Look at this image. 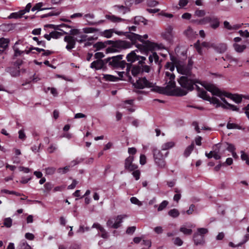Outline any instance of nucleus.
I'll use <instances>...</instances> for the list:
<instances>
[{
	"label": "nucleus",
	"instance_id": "052dcab7",
	"mask_svg": "<svg viewBox=\"0 0 249 249\" xmlns=\"http://www.w3.org/2000/svg\"><path fill=\"white\" fill-rule=\"evenodd\" d=\"M13 49H14V50L15 52L14 56H15V57L20 56L22 54L24 53V51H21L19 50V49L18 48H16L15 46L14 47Z\"/></svg>",
	"mask_w": 249,
	"mask_h": 249
},
{
	"label": "nucleus",
	"instance_id": "79ce46f5",
	"mask_svg": "<svg viewBox=\"0 0 249 249\" xmlns=\"http://www.w3.org/2000/svg\"><path fill=\"white\" fill-rule=\"evenodd\" d=\"M175 145V143L173 142H166L162 145L161 149L162 150H166L170 148L173 147Z\"/></svg>",
	"mask_w": 249,
	"mask_h": 249
},
{
	"label": "nucleus",
	"instance_id": "c756f323",
	"mask_svg": "<svg viewBox=\"0 0 249 249\" xmlns=\"http://www.w3.org/2000/svg\"><path fill=\"white\" fill-rule=\"evenodd\" d=\"M214 49L219 53H224L227 49V45L226 43H220L214 46Z\"/></svg>",
	"mask_w": 249,
	"mask_h": 249
},
{
	"label": "nucleus",
	"instance_id": "423d86ee",
	"mask_svg": "<svg viewBox=\"0 0 249 249\" xmlns=\"http://www.w3.org/2000/svg\"><path fill=\"white\" fill-rule=\"evenodd\" d=\"M132 47V44L126 40H118L114 41V44L107 48V53L119 52L122 50L130 48Z\"/></svg>",
	"mask_w": 249,
	"mask_h": 249
},
{
	"label": "nucleus",
	"instance_id": "4468645a",
	"mask_svg": "<svg viewBox=\"0 0 249 249\" xmlns=\"http://www.w3.org/2000/svg\"><path fill=\"white\" fill-rule=\"evenodd\" d=\"M125 36L131 40V42H130V43L132 44V46L135 44L137 40L140 42L142 41V36L131 32H126Z\"/></svg>",
	"mask_w": 249,
	"mask_h": 249
},
{
	"label": "nucleus",
	"instance_id": "f3484780",
	"mask_svg": "<svg viewBox=\"0 0 249 249\" xmlns=\"http://www.w3.org/2000/svg\"><path fill=\"white\" fill-rule=\"evenodd\" d=\"M149 64L151 65L153 61L159 65V72L161 68V61L159 60V56L155 52H151L148 56Z\"/></svg>",
	"mask_w": 249,
	"mask_h": 249
},
{
	"label": "nucleus",
	"instance_id": "dca6fc26",
	"mask_svg": "<svg viewBox=\"0 0 249 249\" xmlns=\"http://www.w3.org/2000/svg\"><path fill=\"white\" fill-rule=\"evenodd\" d=\"M149 64L151 65L153 61L159 65V72L161 68V61L159 60V56L155 52H151L148 56Z\"/></svg>",
	"mask_w": 249,
	"mask_h": 249
},
{
	"label": "nucleus",
	"instance_id": "473e14b6",
	"mask_svg": "<svg viewBox=\"0 0 249 249\" xmlns=\"http://www.w3.org/2000/svg\"><path fill=\"white\" fill-rule=\"evenodd\" d=\"M184 34L188 38H191L194 37L196 35L192 28L190 26L188 27L187 29L184 31Z\"/></svg>",
	"mask_w": 249,
	"mask_h": 249
},
{
	"label": "nucleus",
	"instance_id": "603ef678",
	"mask_svg": "<svg viewBox=\"0 0 249 249\" xmlns=\"http://www.w3.org/2000/svg\"><path fill=\"white\" fill-rule=\"evenodd\" d=\"M70 167V166H66L63 168H59L57 169V172L61 174H66L69 171Z\"/></svg>",
	"mask_w": 249,
	"mask_h": 249
},
{
	"label": "nucleus",
	"instance_id": "a878e982",
	"mask_svg": "<svg viewBox=\"0 0 249 249\" xmlns=\"http://www.w3.org/2000/svg\"><path fill=\"white\" fill-rule=\"evenodd\" d=\"M105 17L107 19L114 23L120 22L124 20V19L116 17L113 15H106Z\"/></svg>",
	"mask_w": 249,
	"mask_h": 249
},
{
	"label": "nucleus",
	"instance_id": "864d4df0",
	"mask_svg": "<svg viewBox=\"0 0 249 249\" xmlns=\"http://www.w3.org/2000/svg\"><path fill=\"white\" fill-rule=\"evenodd\" d=\"M60 12L59 11H52L48 14L42 15L41 18H44L50 16H58L60 14Z\"/></svg>",
	"mask_w": 249,
	"mask_h": 249
},
{
	"label": "nucleus",
	"instance_id": "09e8293b",
	"mask_svg": "<svg viewBox=\"0 0 249 249\" xmlns=\"http://www.w3.org/2000/svg\"><path fill=\"white\" fill-rule=\"evenodd\" d=\"M179 231L186 235H190L192 233L191 229H187L184 227H181L179 229Z\"/></svg>",
	"mask_w": 249,
	"mask_h": 249
},
{
	"label": "nucleus",
	"instance_id": "37998d69",
	"mask_svg": "<svg viewBox=\"0 0 249 249\" xmlns=\"http://www.w3.org/2000/svg\"><path fill=\"white\" fill-rule=\"evenodd\" d=\"M83 30L84 33L85 34L93 33L100 31V29L92 27H86L83 28Z\"/></svg>",
	"mask_w": 249,
	"mask_h": 249
},
{
	"label": "nucleus",
	"instance_id": "aec40b11",
	"mask_svg": "<svg viewBox=\"0 0 249 249\" xmlns=\"http://www.w3.org/2000/svg\"><path fill=\"white\" fill-rule=\"evenodd\" d=\"M136 52H138V50L131 51L126 56L127 61L130 63V64L139 60L138 55L136 53Z\"/></svg>",
	"mask_w": 249,
	"mask_h": 249
},
{
	"label": "nucleus",
	"instance_id": "69168bd1",
	"mask_svg": "<svg viewBox=\"0 0 249 249\" xmlns=\"http://www.w3.org/2000/svg\"><path fill=\"white\" fill-rule=\"evenodd\" d=\"M165 75L169 79V81H175V75L174 74L171 73L169 72H166Z\"/></svg>",
	"mask_w": 249,
	"mask_h": 249
},
{
	"label": "nucleus",
	"instance_id": "f704fd0d",
	"mask_svg": "<svg viewBox=\"0 0 249 249\" xmlns=\"http://www.w3.org/2000/svg\"><path fill=\"white\" fill-rule=\"evenodd\" d=\"M43 3L42 2H39L35 4V5L31 9L32 11H35L36 10L38 11H42L47 9H52L53 8H42L43 6Z\"/></svg>",
	"mask_w": 249,
	"mask_h": 249
},
{
	"label": "nucleus",
	"instance_id": "c9c22d12",
	"mask_svg": "<svg viewBox=\"0 0 249 249\" xmlns=\"http://www.w3.org/2000/svg\"><path fill=\"white\" fill-rule=\"evenodd\" d=\"M103 78L106 81H118L120 80V78L110 74H104Z\"/></svg>",
	"mask_w": 249,
	"mask_h": 249
},
{
	"label": "nucleus",
	"instance_id": "72a5a7b5",
	"mask_svg": "<svg viewBox=\"0 0 249 249\" xmlns=\"http://www.w3.org/2000/svg\"><path fill=\"white\" fill-rule=\"evenodd\" d=\"M147 21V19L141 16H136L134 18V23L135 24H140L142 23L144 25H146Z\"/></svg>",
	"mask_w": 249,
	"mask_h": 249
},
{
	"label": "nucleus",
	"instance_id": "4c0bfd02",
	"mask_svg": "<svg viewBox=\"0 0 249 249\" xmlns=\"http://www.w3.org/2000/svg\"><path fill=\"white\" fill-rule=\"evenodd\" d=\"M24 15L23 11H21V10L18 12L12 13L10 16L8 17L9 18H18L22 17V16Z\"/></svg>",
	"mask_w": 249,
	"mask_h": 249
},
{
	"label": "nucleus",
	"instance_id": "bf43d9fd",
	"mask_svg": "<svg viewBox=\"0 0 249 249\" xmlns=\"http://www.w3.org/2000/svg\"><path fill=\"white\" fill-rule=\"evenodd\" d=\"M52 37L53 38H58L62 36V33L57 32V31H52L51 32Z\"/></svg>",
	"mask_w": 249,
	"mask_h": 249
},
{
	"label": "nucleus",
	"instance_id": "e2e57ef3",
	"mask_svg": "<svg viewBox=\"0 0 249 249\" xmlns=\"http://www.w3.org/2000/svg\"><path fill=\"white\" fill-rule=\"evenodd\" d=\"M55 171V168L53 167H48L46 168V173L47 175H53Z\"/></svg>",
	"mask_w": 249,
	"mask_h": 249
},
{
	"label": "nucleus",
	"instance_id": "39448f33",
	"mask_svg": "<svg viewBox=\"0 0 249 249\" xmlns=\"http://www.w3.org/2000/svg\"><path fill=\"white\" fill-rule=\"evenodd\" d=\"M170 58L171 61L175 64L177 71L179 73L183 75V76L193 74L192 70L190 69L189 66H188L183 61L179 60L173 55H170Z\"/></svg>",
	"mask_w": 249,
	"mask_h": 249
},
{
	"label": "nucleus",
	"instance_id": "7ed1b4c3",
	"mask_svg": "<svg viewBox=\"0 0 249 249\" xmlns=\"http://www.w3.org/2000/svg\"><path fill=\"white\" fill-rule=\"evenodd\" d=\"M123 55L119 54L106 58L105 61L107 63H108L110 67L113 68L124 69L126 66V74H129L131 64L127 63L125 60H123Z\"/></svg>",
	"mask_w": 249,
	"mask_h": 249
},
{
	"label": "nucleus",
	"instance_id": "0eeeda50",
	"mask_svg": "<svg viewBox=\"0 0 249 249\" xmlns=\"http://www.w3.org/2000/svg\"><path fill=\"white\" fill-rule=\"evenodd\" d=\"M196 89L198 91V96L204 100L209 101L211 104L216 105V107H221L222 108H227L226 106L221 103L219 100L216 97H211L207 95V92L201 89L197 85H196Z\"/></svg>",
	"mask_w": 249,
	"mask_h": 249
},
{
	"label": "nucleus",
	"instance_id": "b1692460",
	"mask_svg": "<svg viewBox=\"0 0 249 249\" xmlns=\"http://www.w3.org/2000/svg\"><path fill=\"white\" fill-rule=\"evenodd\" d=\"M9 43V39L2 38L0 39V54L4 52L8 47Z\"/></svg>",
	"mask_w": 249,
	"mask_h": 249
},
{
	"label": "nucleus",
	"instance_id": "ea45409f",
	"mask_svg": "<svg viewBox=\"0 0 249 249\" xmlns=\"http://www.w3.org/2000/svg\"><path fill=\"white\" fill-rule=\"evenodd\" d=\"M233 46L235 50L238 53L243 52L246 48V46L245 45H241L237 43H234Z\"/></svg>",
	"mask_w": 249,
	"mask_h": 249
},
{
	"label": "nucleus",
	"instance_id": "7c9ffc66",
	"mask_svg": "<svg viewBox=\"0 0 249 249\" xmlns=\"http://www.w3.org/2000/svg\"><path fill=\"white\" fill-rule=\"evenodd\" d=\"M130 70L131 71V74L134 76H136L138 74L142 73L140 65H134L132 66L131 65V67L130 68Z\"/></svg>",
	"mask_w": 249,
	"mask_h": 249
},
{
	"label": "nucleus",
	"instance_id": "2f4dec72",
	"mask_svg": "<svg viewBox=\"0 0 249 249\" xmlns=\"http://www.w3.org/2000/svg\"><path fill=\"white\" fill-rule=\"evenodd\" d=\"M220 25V22L218 18L213 17L211 22H210V26L213 29H217Z\"/></svg>",
	"mask_w": 249,
	"mask_h": 249
},
{
	"label": "nucleus",
	"instance_id": "393cba45",
	"mask_svg": "<svg viewBox=\"0 0 249 249\" xmlns=\"http://www.w3.org/2000/svg\"><path fill=\"white\" fill-rule=\"evenodd\" d=\"M114 8L117 10L119 13L125 14L130 11V8L126 6L116 5L114 6Z\"/></svg>",
	"mask_w": 249,
	"mask_h": 249
},
{
	"label": "nucleus",
	"instance_id": "6e6552de",
	"mask_svg": "<svg viewBox=\"0 0 249 249\" xmlns=\"http://www.w3.org/2000/svg\"><path fill=\"white\" fill-rule=\"evenodd\" d=\"M169 152H166L164 156L161 151L156 148L153 150V157L156 165L160 168H164L166 165L164 158L166 157Z\"/></svg>",
	"mask_w": 249,
	"mask_h": 249
},
{
	"label": "nucleus",
	"instance_id": "5701e85b",
	"mask_svg": "<svg viewBox=\"0 0 249 249\" xmlns=\"http://www.w3.org/2000/svg\"><path fill=\"white\" fill-rule=\"evenodd\" d=\"M224 27L228 30H237L242 27L243 24H236L231 25L228 21L223 22Z\"/></svg>",
	"mask_w": 249,
	"mask_h": 249
},
{
	"label": "nucleus",
	"instance_id": "f8f14e48",
	"mask_svg": "<svg viewBox=\"0 0 249 249\" xmlns=\"http://www.w3.org/2000/svg\"><path fill=\"white\" fill-rule=\"evenodd\" d=\"M134 158L133 156H129L124 161V168L129 172L134 171L138 168L137 165L133 163Z\"/></svg>",
	"mask_w": 249,
	"mask_h": 249
},
{
	"label": "nucleus",
	"instance_id": "a18cd8bd",
	"mask_svg": "<svg viewBox=\"0 0 249 249\" xmlns=\"http://www.w3.org/2000/svg\"><path fill=\"white\" fill-rule=\"evenodd\" d=\"M141 72L142 73L144 72L149 73L150 72L151 70V67L150 65H147L145 64L141 65Z\"/></svg>",
	"mask_w": 249,
	"mask_h": 249
},
{
	"label": "nucleus",
	"instance_id": "412c9836",
	"mask_svg": "<svg viewBox=\"0 0 249 249\" xmlns=\"http://www.w3.org/2000/svg\"><path fill=\"white\" fill-rule=\"evenodd\" d=\"M96 39L97 37L94 38L93 36H88L85 34H81L75 38L76 41L79 43H82L86 41H93Z\"/></svg>",
	"mask_w": 249,
	"mask_h": 249
},
{
	"label": "nucleus",
	"instance_id": "a19ab883",
	"mask_svg": "<svg viewBox=\"0 0 249 249\" xmlns=\"http://www.w3.org/2000/svg\"><path fill=\"white\" fill-rule=\"evenodd\" d=\"M168 215L173 218H177L179 215V212L177 209H173L169 211Z\"/></svg>",
	"mask_w": 249,
	"mask_h": 249
},
{
	"label": "nucleus",
	"instance_id": "774afa93",
	"mask_svg": "<svg viewBox=\"0 0 249 249\" xmlns=\"http://www.w3.org/2000/svg\"><path fill=\"white\" fill-rule=\"evenodd\" d=\"M174 243L178 246H180L183 244V241L179 237H176L174 239Z\"/></svg>",
	"mask_w": 249,
	"mask_h": 249
},
{
	"label": "nucleus",
	"instance_id": "13d9d810",
	"mask_svg": "<svg viewBox=\"0 0 249 249\" xmlns=\"http://www.w3.org/2000/svg\"><path fill=\"white\" fill-rule=\"evenodd\" d=\"M132 171V175L135 178V179L137 180L139 179L141 175L140 171L139 170L136 169Z\"/></svg>",
	"mask_w": 249,
	"mask_h": 249
},
{
	"label": "nucleus",
	"instance_id": "8fccbe9b",
	"mask_svg": "<svg viewBox=\"0 0 249 249\" xmlns=\"http://www.w3.org/2000/svg\"><path fill=\"white\" fill-rule=\"evenodd\" d=\"M3 224L7 228H10L12 225V219L10 217L5 218Z\"/></svg>",
	"mask_w": 249,
	"mask_h": 249
},
{
	"label": "nucleus",
	"instance_id": "5fc2aeb1",
	"mask_svg": "<svg viewBox=\"0 0 249 249\" xmlns=\"http://www.w3.org/2000/svg\"><path fill=\"white\" fill-rule=\"evenodd\" d=\"M168 204V202L166 200H163L159 205L158 211H161L163 210Z\"/></svg>",
	"mask_w": 249,
	"mask_h": 249
},
{
	"label": "nucleus",
	"instance_id": "de8ad7c7",
	"mask_svg": "<svg viewBox=\"0 0 249 249\" xmlns=\"http://www.w3.org/2000/svg\"><path fill=\"white\" fill-rule=\"evenodd\" d=\"M93 47L96 48V50H100L106 47V44L103 42H98L93 45Z\"/></svg>",
	"mask_w": 249,
	"mask_h": 249
},
{
	"label": "nucleus",
	"instance_id": "6e6d98bb",
	"mask_svg": "<svg viewBox=\"0 0 249 249\" xmlns=\"http://www.w3.org/2000/svg\"><path fill=\"white\" fill-rule=\"evenodd\" d=\"M227 127L228 129H240V126L238 124L233 123H228L227 124Z\"/></svg>",
	"mask_w": 249,
	"mask_h": 249
},
{
	"label": "nucleus",
	"instance_id": "c85d7f7f",
	"mask_svg": "<svg viewBox=\"0 0 249 249\" xmlns=\"http://www.w3.org/2000/svg\"><path fill=\"white\" fill-rule=\"evenodd\" d=\"M114 32H115V29L106 30L104 31L100 32V35L101 36L109 38L112 37Z\"/></svg>",
	"mask_w": 249,
	"mask_h": 249
},
{
	"label": "nucleus",
	"instance_id": "0e129e2a",
	"mask_svg": "<svg viewBox=\"0 0 249 249\" xmlns=\"http://www.w3.org/2000/svg\"><path fill=\"white\" fill-rule=\"evenodd\" d=\"M205 12L203 10H197L195 12V15L198 17H202L205 16Z\"/></svg>",
	"mask_w": 249,
	"mask_h": 249
},
{
	"label": "nucleus",
	"instance_id": "cd10ccee",
	"mask_svg": "<svg viewBox=\"0 0 249 249\" xmlns=\"http://www.w3.org/2000/svg\"><path fill=\"white\" fill-rule=\"evenodd\" d=\"M223 96V95H222L221 97H219L221 98V100L225 104L224 105L226 106L227 108H225V109H230L233 111H238L239 110V108L236 106H234L231 104H230L229 103H228V102L225 99V98L222 97Z\"/></svg>",
	"mask_w": 249,
	"mask_h": 249
},
{
	"label": "nucleus",
	"instance_id": "f257e3e1",
	"mask_svg": "<svg viewBox=\"0 0 249 249\" xmlns=\"http://www.w3.org/2000/svg\"><path fill=\"white\" fill-rule=\"evenodd\" d=\"M151 91L170 96H182L187 94V92L180 87L176 88L175 81H169L165 87L156 86Z\"/></svg>",
	"mask_w": 249,
	"mask_h": 249
},
{
	"label": "nucleus",
	"instance_id": "6ab92c4d",
	"mask_svg": "<svg viewBox=\"0 0 249 249\" xmlns=\"http://www.w3.org/2000/svg\"><path fill=\"white\" fill-rule=\"evenodd\" d=\"M92 228H96L101 232V234L100 235L101 237L104 239L108 238L109 236L108 233L106 231L104 228L101 225H100V224L98 223H94L93 224Z\"/></svg>",
	"mask_w": 249,
	"mask_h": 249
},
{
	"label": "nucleus",
	"instance_id": "a211bd4d",
	"mask_svg": "<svg viewBox=\"0 0 249 249\" xmlns=\"http://www.w3.org/2000/svg\"><path fill=\"white\" fill-rule=\"evenodd\" d=\"M106 64H107V63L105 61V59L104 60L98 59L92 62L90 64V67L92 69H95V70H100L104 67Z\"/></svg>",
	"mask_w": 249,
	"mask_h": 249
},
{
	"label": "nucleus",
	"instance_id": "c03bdc74",
	"mask_svg": "<svg viewBox=\"0 0 249 249\" xmlns=\"http://www.w3.org/2000/svg\"><path fill=\"white\" fill-rule=\"evenodd\" d=\"M194 148V144L193 143H192L191 145L188 146L186 149L184 151V155L186 157H188L190 154L191 153L192 151Z\"/></svg>",
	"mask_w": 249,
	"mask_h": 249
},
{
	"label": "nucleus",
	"instance_id": "f03ea898",
	"mask_svg": "<svg viewBox=\"0 0 249 249\" xmlns=\"http://www.w3.org/2000/svg\"><path fill=\"white\" fill-rule=\"evenodd\" d=\"M178 82L182 89L186 90L187 93L193 90L194 86L197 85L196 84L202 85V82L197 79L194 74L180 77L178 79Z\"/></svg>",
	"mask_w": 249,
	"mask_h": 249
},
{
	"label": "nucleus",
	"instance_id": "ddd939ff",
	"mask_svg": "<svg viewBox=\"0 0 249 249\" xmlns=\"http://www.w3.org/2000/svg\"><path fill=\"white\" fill-rule=\"evenodd\" d=\"M64 40L67 43L66 48L68 51H71L72 49L75 48L76 40L72 36H66L64 37Z\"/></svg>",
	"mask_w": 249,
	"mask_h": 249
},
{
	"label": "nucleus",
	"instance_id": "9b49d317",
	"mask_svg": "<svg viewBox=\"0 0 249 249\" xmlns=\"http://www.w3.org/2000/svg\"><path fill=\"white\" fill-rule=\"evenodd\" d=\"M173 28L171 25H168L161 34L162 38L168 42H171L172 41L173 37Z\"/></svg>",
	"mask_w": 249,
	"mask_h": 249
},
{
	"label": "nucleus",
	"instance_id": "20e7f679",
	"mask_svg": "<svg viewBox=\"0 0 249 249\" xmlns=\"http://www.w3.org/2000/svg\"><path fill=\"white\" fill-rule=\"evenodd\" d=\"M135 89L134 91L137 94H147L148 92L141 89L146 88L154 89L156 86L155 84L148 80L145 77H139L135 82L130 81Z\"/></svg>",
	"mask_w": 249,
	"mask_h": 249
},
{
	"label": "nucleus",
	"instance_id": "58836bf2",
	"mask_svg": "<svg viewBox=\"0 0 249 249\" xmlns=\"http://www.w3.org/2000/svg\"><path fill=\"white\" fill-rule=\"evenodd\" d=\"M213 17L207 16L202 19H199L198 24L205 25L207 23H210Z\"/></svg>",
	"mask_w": 249,
	"mask_h": 249
},
{
	"label": "nucleus",
	"instance_id": "bb28decb",
	"mask_svg": "<svg viewBox=\"0 0 249 249\" xmlns=\"http://www.w3.org/2000/svg\"><path fill=\"white\" fill-rule=\"evenodd\" d=\"M5 71L14 77L18 76L20 75L19 70L14 67H8L6 69Z\"/></svg>",
	"mask_w": 249,
	"mask_h": 249
},
{
	"label": "nucleus",
	"instance_id": "680f3d73",
	"mask_svg": "<svg viewBox=\"0 0 249 249\" xmlns=\"http://www.w3.org/2000/svg\"><path fill=\"white\" fill-rule=\"evenodd\" d=\"M232 100L236 103H240L242 101V97L237 94H234Z\"/></svg>",
	"mask_w": 249,
	"mask_h": 249
},
{
	"label": "nucleus",
	"instance_id": "1a4fd4ad",
	"mask_svg": "<svg viewBox=\"0 0 249 249\" xmlns=\"http://www.w3.org/2000/svg\"><path fill=\"white\" fill-rule=\"evenodd\" d=\"M127 217V216L125 214L119 215L116 217L115 222H114L113 219H109L107 222V226L108 228L118 229L121 226V224L123 222V219Z\"/></svg>",
	"mask_w": 249,
	"mask_h": 249
},
{
	"label": "nucleus",
	"instance_id": "49530a36",
	"mask_svg": "<svg viewBox=\"0 0 249 249\" xmlns=\"http://www.w3.org/2000/svg\"><path fill=\"white\" fill-rule=\"evenodd\" d=\"M176 67L175 64L173 62H167L165 65V68L166 69L169 70L170 71H173L175 70Z\"/></svg>",
	"mask_w": 249,
	"mask_h": 249
},
{
	"label": "nucleus",
	"instance_id": "338daca9",
	"mask_svg": "<svg viewBox=\"0 0 249 249\" xmlns=\"http://www.w3.org/2000/svg\"><path fill=\"white\" fill-rule=\"evenodd\" d=\"M208 232V230L206 228H198L197 229V234H200L204 235L205 234L207 233Z\"/></svg>",
	"mask_w": 249,
	"mask_h": 249
},
{
	"label": "nucleus",
	"instance_id": "4d7b16f0",
	"mask_svg": "<svg viewBox=\"0 0 249 249\" xmlns=\"http://www.w3.org/2000/svg\"><path fill=\"white\" fill-rule=\"evenodd\" d=\"M130 201L132 203L137 205L139 206L142 205V203L139 200V199L136 197H132L130 198Z\"/></svg>",
	"mask_w": 249,
	"mask_h": 249
},
{
	"label": "nucleus",
	"instance_id": "2eb2a0df",
	"mask_svg": "<svg viewBox=\"0 0 249 249\" xmlns=\"http://www.w3.org/2000/svg\"><path fill=\"white\" fill-rule=\"evenodd\" d=\"M142 44H137L136 46L139 48L140 46H142L143 49L146 51H152L156 47V44L153 42H151L149 40L141 41Z\"/></svg>",
	"mask_w": 249,
	"mask_h": 249
},
{
	"label": "nucleus",
	"instance_id": "3c124183",
	"mask_svg": "<svg viewBox=\"0 0 249 249\" xmlns=\"http://www.w3.org/2000/svg\"><path fill=\"white\" fill-rule=\"evenodd\" d=\"M64 34H69L71 36H76L79 34V30L78 29H71L69 33L63 30Z\"/></svg>",
	"mask_w": 249,
	"mask_h": 249
},
{
	"label": "nucleus",
	"instance_id": "4be33fe9",
	"mask_svg": "<svg viewBox=\"0 0 249 249\" xmlns=\"http://www.w3.org/2000/svg\"><path fill=\"white\" fill-rule=\"evenodd\" d=\"M193 240L195 245H203L205 244L204 236L195 233L193 236Z\"/></svg>",
	"mask_w": 249,
	"mask_h": 249
},
{
	"label": "nucleus",
	"instance_id": "e433bc0d",
	"mask_svg": "<svg viewBox=\"0 0 249 249\" xmlns=\"http://www.w3.org/2000/svg\"><path fill=\"white\" fill-rule=\"evenodd\" d=\"M174 190L176 194L174 196L173 200L175 201L178 202L181 197V190L178 188H174Z\"/></svg>",
	"mask_w": 249,
	"mask_h": 249
},
{
	"label": "nucleus",
	"instance_id": "9d476101",
	"mask_svg": "<svg viewBox=\"0 0 249 249\" xmlns=\"http://www.w3.org/2000/svg\"><path fill=\"white\" fill-rule=\"evenodd\" d=\"M201 85L203 86L207 90L211 92L213 95H216L218 97H221L222 95V92L213 84L202 83Z\"/></svg>",
	"mask_w": 249,
	"mask_h": 249
}]
</instances>
